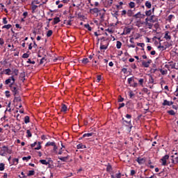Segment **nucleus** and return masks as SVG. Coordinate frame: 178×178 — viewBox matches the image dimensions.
Instances as JSON below:
<instances>
[{
	"instance_id": "3c124183",
	"label": "nucleus",
	"mask_w": 178,
	"mask_h": 178,
	"mask_svg": "<svg viewBox=\"0 0 178 178\" xmlns=\"http://www.w3.org/2000/svg\"><path fill=\"white\" fill-rule=\"evenodd\" d=\"M126 15H127V11L126 10H123L121 13V16H124V17H126Z\"/></svg>"
},
{
	"instance_id": "9d476101",
	"label": "nucleus",
	"mask_w": 178,
	"mask_h": 178,
	"mask_svg": "<svg viewBox=\"0 0 178 178\" xmlns=\"http://www.w3.org/2000/svg\"><path fill=\"white\" fill-rule=\"evenodd\" d=\"M60 112H64V113H66V112H67V106H66V104H61Z\"/></svg>"
},
{
	"instance_id": "5701e85b",
	"label": "nucleus",
	"mask_w": 178,
	"mask_h": 178,
	"mask_svg": "<svg viewBox=\"0 0 178 178\" xmlns=\"http://www.w3.org/2000/svg\"><path fill=\"white\" fill-rule=\"evenodd\" d=\"M81 61L83 65H87V63H90V60L87 58H83L82 60H81Z\"/></svg>"
},
{
	"instance_id": "c85d7f7f",
	"label": "nucleus",
	"mask_w": 178,
	"mask_h": 178,
	"mask_svg": "<svg viewBox=\"0 0 178 178\" xmlns=\"http://www.w3.org/2000/svg\"><path fill=\"white\" fill-rule=\"evenodd\" d=\"M116 47L118 49H120L122 48V42L117 41Z\"/></svg>"
},
{
	"instance_id": "473e14b6",
	"label": "nucleus",
	"mask_w": 178,
	"mask_h": 178,
	"mask_svg": "<svg viewBox=\"0 0 178 178\" xmlns=\"http://www.w3.org/2000/svg\"><path fill=\"white\" fill-rule=\"evenodd\" d=\"M129 8H131V9H133V8H136V3L133 1H131L129 3Z\"/></svg>"
},
{
	"instance_id": "f8f14e48",
	"label": "nucleus",
	"mask_w": 178,
	"mask_h": 178,
	"mask_svg": "<svg viewBox=\"0 0 178 178\" xmlns=\"http://www.w3.org/2000/svg\"><path fill=\"white\" fill-rule=\"evenodd\" d=\"M136 162L139 163V165H143V163H145V159L144 158H138L136 159Z\"/></svg>"
},
{
	"instance_id": "cd10ccee",
	"label": "nucleus",
	"mask_w": 178,
	"mask_h": 178,
	"mask_svg": "<svg viewBox=\"0 0 178 178\" xmlns=\"http://www.w3.org/2000/svg\"><path fill=\"white\" fill-rule=\"evenodd\" d=\"M19 163V159H13L11 165H17Z\"/></svg>"
},
{
	"instance_id": "c756f323",
	"label": "nucleus",
	"mask_w": 178,
	"mask_h": 178,
	"mask_svg": "<svg viewBox=\"0 0 178 178\" xmlns=\"http://www.w3.org/2000/svg\"><path fill=\"white\" fill-rule=\"evenodd\" d=\"M106 172H112V165L109 163L106 166Z\"/></svg>"
},
{
	"instance_id": "b1692460",
	"label": "nucleus",
	"mask_w": 178,
	"mask_h": 178,
	"mask_svg": "<svg viewBox=\"0 0 178 178\" xmlns=\"http://www.w3.org/2000/svg\"><path fill=\"white\" fill-rule=\"evenodd\" d=\"M45 55H43V57L41 58L40 61V65H43V63H45L47 62V58H45Z\"/></svg>"
},
{
	"instance_id": "a19ab883",
	"label": "nucleus",
	"mask_w": 178,
	"mask_h": 178,
	"mask_svg": "<svg viewBox=\"0 0 178 178\" xmlns=\"http://www.w3.org/2000/svg\"><path fill=\"white\" fill-rule=\"evenodd\" d=\"M12 24H7L2 26V29H6L7 30H9V29H11Z\"/></svg>"
},
{
	"instance_id": "f257e3e1",
	"label": "nucleus",
	"mask_w": 178,
	"mask_h": 178,
	"mask_svg": "<svg viewBox=\"0 0 178 178\" xmlns=\"http://www.w3.org/2000/svg\"><path fill=\"white\" fill-rule=\"evenodd\" d=\"M122 125L124 126L126 128L127 131L128 133H130L131 131V129H133V124H131V120L127 121V120H124L122 122Z\"/></svg>"
},
{
	"instance_id": "bf43d9fd",
	"label": "nucleus",
	"mask_w": 178,
	"mask_h": 178,
	"mask_svg": "<svg viewBox=\"0 0 178 178\" xmlns=\"http://www.w3.org/2000/svg\"><path fill=\"white\" fill-rule=\"evenodd\" d=\"M124 101V98L122 97V96L118 97V102H123Z\"/></svg>"
},
{
	"instance_id": "f3484780",
	"label": "nucleus",
	"mask_w": 178,
	"mask_h": 178,
	"mask_svg": "<svg viewBox=\"0 0 178 178\" xmlns=\"http://www.w3.org/2000/svg\"><path fill=\"white\" fill-rule=\"evenodd\" d=\"M127 15L129 17H131L132 16H134V13L133 12V10H128V11H127Z\"/></svg>"
},
{
	"instance_id": "69168bd1",
	"label": "nucleus",
	"mask_w": 178,
	"mask_h": 178,
	"mask_svg": "<svg viewBox=\"0 0 178 178\" xmlns=\"http://www.w3.org/2000/svg\"><path fill=\"white\" fill-rule=\"evenodd\" d=\"M112 3H113V0H108L107 6H112Z\"/></svg>"
},
{
	"instance_id": "9b49d317",
	"label": "nucleus",
	"mask_w": 178,
	"mask_h": 178,
	"mask_svg": "<svg viewBox=\"0 0 178 178\" xmlns=\"http://www.w3.org/2000/svg\"><path fill=\"white\" fill-rule=\"evenodd\" d=\"M69 158H70V156L67 155V156H58V159H60V161H62V162H67V160L69 159Z\"/></svg>"
},
{
	"instance_id": "338daca9",
	"label": "nucleus",
	"mask_w": 178,
	"mask_h": 178,
	"mask_svg": "<svg viewBox=\"0 0 178 178\" xmlns=\"http://www.w3.org/2000/svg\"><path fill=\"white\" fill-rule=\"evenodd\" d=\"M149 83H150V84H154V78L152 76H150L149 79Z\"/></svg>"
},
{
	"instance_id": "0e129e2a",
	"label": "nucleus",
	"mask_w": 178,
	"mask_h": 178,
	"mask_svg": "<svg viewBox=\"0 0 178 178\" xmlns=\"http://www.w3.org/2000/svg\"><path fill=\"white\" fill-rule=\"evenodd\" d=\"M102 79V76H101V75H97V82L99 83V81H101Z\"/></svg>"
},
{
	"instance_id": "13d9d810",
	"label": "nucleus",
	"mask_w": 178,
	"mask_h": 178,
	"mask_svg": "<svg viewBox=\"0 0 178 178\" xmlns=\"http://www.w3.org/2000/svg\"><path fill=\"white\" fill-rule=\"evenodd\" d=\"M138 83H139L140 86H143V85L144 84V79H140L138 80Z\"/></svg>"
},
{
	"instance_id": "774afa93",
	"label": "nucleus",
	"mask_w": 178,
	"mask_h": 178,
	"mask_svg": "<svg viewBox=\"0 0 178 178\" xmlns=\"http://www.w3.org/2000/svg\"><path fill=\"white\" fill-rule=\"evenodd\" d=\"M29 56H30V55H29V54H27V53H24L22 55V58H29Z\"/></svg>"
},
{
	"instance_id": "864d4df0",
	"label": "nucleus",
	"mask_w": 178,
	"mask_h": 178,
	"mask_svg": "<svg viewBox=\"0 0 178 178\" xmlns=\"http://www.w3.org/2000/svg\"><path fill=\"white\" fill-rule=\"evenodd\" d=\"M160 72L163 75L168 74V70H163L161 69V70H160Z\"/></svg>"
},
{
	"instance_id": "20e7f679",
	"label": "nucleus",
	"mask_w": 178,
	"mask_h": 178,
	"mask_svg": "<svg viewBox=\"0 0 178 178\" xmlns=\"http://www.w3.org/2000/svg\"><path fill=\"white\" fill-rule=\"evenodd\" d=\"M13 83H10L9 87L14 95H17V94H19V90H17V88L16 86H13Z\"/></svg>"
},
{
	"instance_id": "39448f33",
	"label": "nucleus",
	"mask_w": 178,
	"mask_h": 178,
	"mask_svg": "<svg viewBox=\"0 0 178 178\" xmlns=\"http://www.w3.org/2000/svg\"><path fill=\"white\" fill-rule=\"evenodd\" d=\"M152 63V60L149 59L147 61L143 60L142 61V65L143 67H149V65Z\"/></svg>"
},
{
	"instance_id": "052dcab7",
	"label": "nucleus",
	"mask_w": 178,
	"mask_h": 178,
	"mask_svg": "<svg viewBox=\"0 0 178 178\" xmlns=\"http://www.w3.org/2000/svg\"><path fill=\"white\" fill-rule=\"evenodd\" d=\"M53 151L54 152L56 153V150L58 149V146H56V143L54 144V145H53Z\"/></svg>"
},
{
	"instance_id": "4468645a",
	"label": "nucleus",
	"mask_w": 178,
	"mask_h": 178,
	"mask_svg": "<svg viewBox=\"0 0 178 178\" xmlns=\"http://www.w3.org/2000/svg\"><path fill=\"white\" fill-rule=\"evenodd\" d=\"M169 33H170L169 31H167L165 32L164 38L165 40H172V36H170L169 35Z\"/></svg>"
},
{
	"instance_id": "6e6d98bb",
	"label": "nucleus",
	"mask_w": 178,
	"mask_h": 178,
	"mask_svg": "<svg viewBox=\"0 0 178 178\" xmlns=\"http://www.w3.org/2000/svg\"><path fill=\"white\" fill-rule=\"evenodd\" d=\"M172 19H175V15H170L168 17V20H169L170 22H172Z\"/></svg>"
},
{
	"instance_id": "ea45409f",
	"label": "nucleus",
	"mask_w": 178,
	"mask_h": 178,
	"mask_svg": "<svg viewBox=\"0 0 178 178\" xmlns=\"http://www.w3.org/2000/svg\"><path fill=\"white\" fill-rule=\"evenodd\" d=\"M64 24H67V26H72V19H70L67 21L65 20Z\"/></svg>"
},
{
	"instance_id": "4c0bfd02",
	"label": "nucleus",
	"mask_w": 178,
	"mask_h": 178,
	"mask_svg": "<svg viewBox=\"0 0 178 178\" xmlns=\"http://www.w3.org/2000/svg\"><path fill=\"white\" fill-rule=\"evenodd\" d=\"M5 170V164L3 163H0V171L2 172Z\"/></svg>"
},
{
	"instance_id": "7c9ffc66",
	"label": "nucleus",
	"mask_w": 178,
	"mask_h": 178,
	"mask_svg": "<svg viewBox=\"0 0 178 178\" xmlns=\"http://www.w3.org/2000/svg\"><path fill=\"white\" fill-rule=\"evenodd\" d=\"M84 27H85V29H87L88 30V31H91L92 30V28H91V27L90 26V24H86L84 25Z\"/></svg>"
},
{
	"instance_id": "72a5a7b5",
	"label": "nucleus",
	"mask_w": 178,
	"mask_h": 178,
	"mask_svg": "<svg viewBox=\"0 0 178 178\" xmlns=\"http://www.w3.org/2000/svg\"><path fill=\"white\" fill-rule=\"evenodd\" d=\"M34 175H35V172L34 170H29L27 176H34Z\"/></svg>"
},
{
	"instance_id": "680f3d73",
	"label": "nucleus",
	"mask_w": 178,
	"mask_h": 178,
	"mask_svg": "<svg viewBox=\"0 0 178 178\" xmlns=\"http://www.w3.org/2000/svg\"><path fill=\"white\" fill-rule=\"evenodd\" d=\"M6 94V97H7V98H9L10 97V92H9L8 90H6L5 92Z\"/></svg>"
},
{
	"instance_id": "2f4dec72",
	"label": "nucleus",
	"mask_w": 178,
	"mask_h": 178,
	"mask_svg": "<svg viewBox=\"0 0 178 178\" xmlns=\"http://www.w3.org/2000/svg\"><path fill=\"white\" fill-rule=\"evenodd\" d=\"M40 163H42V165H49V163L48 161H47V160H40Z\"/></svg>"
},
{
	"instance_id": "603ef678",
	"label": "nucleus",
	"mask_w": 178,
	"mask_h": 178,
	"mask_svg": "<svg viewBox=\"0 0 178 178\" xmlns=\"http://www.w3.org/2000/svg\"><path fill=\"white\" fill-rule=\"evenodd\" d=\"M41 147H42L41 142H38V147H35V149H36V150L41 149Z\"/></svg>"
},
{
	"instance_id": "6e6552de",
	"label": "nucleus",
	"mask_w": 178,
	"mask_h": 178,
	"mask_svg": "<svg viewBox=\"0 0 178 178\" xmlns=\"http://www.w3.org/2000/svg\"><path fill=\"white\" fill-rule=\"evenodd\" d=\"M144 16H145V14L141 13V12H138V13L134 15V17L135 19H141V17H144Z\"/></svg>"
},
{
	"instance_id": "e433bc0d",
	"label": "nucleus",
	"mask_w": 178,
	"mask_h": 178,
	"mask_svg": "<svg viewBox=\"0 0 178 178\" xmlns=\"http://www.w3.org/2000/svg\"><path fill=\"white\" fill-rule=\"evenodd\" d=\"M37 8H38V6L32 4V7H31L32 13H34V12H35V10L37 9Z\"/></svg>"
},
{
	"instance_id": "c9c22d12",
	"label": "nucleus",
	"mask_w": 178,
	"mask_h": 178,
	"mask_svg": "<svg viewBox=\"0 0 178 178\" xmlns=\"http://www.w3.org/2000/svg\"><path fill=\"white\" fill-rule=\"evenodd\" d=\"M152 15V10H149L145 11L146 16H151Z\"/></svg>"
},
{
	"instance_id": "c03bdc74",
	"label": "nucleus",
	"mask_w": 178,
	"mask_h": 178,
	"mask_svg": "<svg viewBox=\"0 0 178 178\" xmlns=\"http://www.w3.org/2000/svg\"><path fill=\"white\" fill-rule=\"evenodd\" d=\"M170 66L171 67V69H176V70H177V68L176 67V63L172 62V64H170Z\"/></svg>"
},
{
	"instance_id": "aec40b11",
	"label": "nucleus",
	"mask_w": 178,
	"mask_h": 178,
	"mask_svg": "<svg viewBox=\"0 0 178 178\" xmlns=\"http://www.w3.org/2000/svg\"><path fill=\"white\" fill-rule=\"evenodd\" d=\"M56 143L55 142H51L49 141L45 144V147H54Z\"/></svg>"
},
{
	"instance_id": "ddd939ff",
	"label": "nucleus",
	"mask_w": 178,
	"mask_h": 178,
	"mask_svg": "<svg viewBox=\"0 0 178 178\" xmlns=\"http://www.w3.org/2000/svg\"><path fill=\"white\" fill-rule=\"evenodd\" d=\"M109 46V43L104 44V43L100 44V49H108V47Z\"/></svg>"
},
{
	"instance_id": "a18cd8bd",
	"label": "nucleus",
	"mask_w": 178,
	"mask_h": 178,
	"mask_svg": "<svg viewBox=\"0 0 178 178\" xmlns=\"http://www.w3.org/2000/svg\"><path fill=\"white\" fill-rule=\"evenodd\" d=\"M134 95H134V92H133L132 90H130V91H129V98H130L131 99H133Z\"/></svg>"
},
{
	"instance_id": "f704fd0d",
	"label": "nucleus",
	"mask_w": 178,
	"mask_h": 178,
	"mask_svg": "<svg viewBox=\"0 0 178 178\" xmlns=\"http://www.w3.org/2000/svg\"><path fill=\"white\" fill-rule=\"evenodd\" d=\"M26 137L30 138V137H33V134H31V131H30V129L26 130Z\"/></svg>"
},
{
	"instance_id": "58836bf2",
	"label": "nucleus",
	"mask_w": 178,
	"mask_h": 178,
	"mask_svg": "<svg viewBox=\"0 0 178 178\" xmlns=\"http://www.w3.org/2000/svg\"><path fill=\"white\" fill-rule=\"evenodd\" d=\"M30 159H31V156H24V157L22 158V160H23V161H26V162L29 161H30Z\"/></svg>"
},
{
	"instance_id": "393cba45",
	"label": "nucleus",
	"mask_w": 178,
	"mask_h": 178,
	"mask_svg": "<svg viewBox=\"0 0 178 178\" xmlns=\"http://www.w3.org/2000/svg\"><path fill=\"white\" fill-rule=\"evenodd\" d=\"M131 83H134V76L128 79V84H129V86H131Z\"/></svg>"
},
{
	"instance_id": "1a4fd4ad",
	"label": "nucleus",
	"mask_w": 178,
	"mask_h": 178,
	"mask_svg": "<svg viewBox=\"0 0 178 178\" xmlns=\"http://www.w3.org/2000/svg\"><path fill=\"white\" fill-rule=\"evenodd\" d=\"M99 13V9L98 8H90V13L92 15H95V13Z\"/></svg>"
},
{
	"instance_id": "412c9836",
	"label": "nucleus",
	"mask_w": 178,
	"mask_h": 178,
	"mask_svg": "<svg viewBox=\"0 0 178 178\" xmlns=\"http://www.w3.org/2000/svg\"><path fill=\"white\" fill-rule=\"evenodd\" d=\"M60 22V19L58 17L54 18L53 24H58Z\"/></svg>"
},
{
	"instance_id": "4be33fe9",
	"label": "nucleus",
	"mask_w": 178,
	"mask_h": 178,
	"mask_svg": "<svg viewBox=\"0 0 178 178\" xmlns=\"http://www.w3.org/2000/svg\"><path fill=\"white\" fill-rule=\"evenodd\" d=\"M94 136V133H88L83 135V138H86V137H92Z\"/></svg>"
},
{
	"instance_id": "4d7b16f0",
	"label": "nucleus",
	"mask_w": 178,
	"mask_h": 178,
	"mask_svg": "<svg viewBox=\"0 0 178 178\" xmlns=\"http://www.w3.org/2000/svg\"><path fill=\"white\" fill-rule=\"evenodd\" d=\"M126 34H130L131 33V28H127L125 30Z\"/></svg>"
},
{
	"instance_id": "2eb2a0df",
	"label": "nucleus",
	"mask_w": 178,
	"mask_h": 178,
	"mask_svg": "<svg viewBox=\"0 0 178 178\" xmlns=\"http://www.w3.org/2000/svg\"><path fill=\"white\" fill-rule=\"evenodd\" d=\"M77 149H84L87 148V147L85 145H83V143H80L76 145Z\"/></svg>"
},
{
	"instance_id": "6ab92c4d",
	"label": "nucleus",
	"mask_w": 178,
	"mask_h": 178,
	"mask_svg": "<svg viewBox=\"0 0 178 178\" xmlns=\"http://www.w3.org/2000/svg\"><path fill=\"white\" fill-rule=\"evenodd\" d=\"M145 6L146 8H147V9H151V8H152V4L149 1H147L145 3Z\"/></svg>"
},
{
	"instance_id": "bb28decb",
	"label": "nucleus",
	"mask_w": 178,
	"mask_h": 178,
	"mask_svg": "<svg viewBox=\"0 0 178 178\" xmlns=\"http://www.w3.org/2000/svg\"><path fill=\"white\" fill-rule=\"evenodd\" d=\"M24 123H26V124L30 123V117H29V115L24 117Z\"/></svg>"
},
{
	"instance_id": "8fccbe9b",
	"label": "nucleus",
	"mask_w": 178,
	"mask_h": 178,
	"mask_svg": "<svg viewBox=\"0 0 178 178\" xmlns=\"http://www.w3.org/2000/svg\"><path fill=\"white\" fill-rule=\"evenodd\" d=\"M112 16H113V17H115V19H118V12L115 11V13H111Z\"/></svg>"
},
{
	"instance_id": "a878e982",
	"label": "nucleus",
	"mask_w": 178,
	"mask_h": 178,
	"mask_svg": "<svg viewBox=\"0 0 178 178\" xmlns=\"http://www.w3.org/2000/svg\"><path fill=\"white\" fill-rule=\"evenodd\" d=\"M4 72H5V74H6L7 76H10V73H12V70L9 68L6 69Z\"/></svg>"
},
{
	"instance_id": "dca6fc26",
	"label": "nucleus",
	"mask_w": 178,
	"mask_h": 178,
	"mask_svg": "<svg viewBox=\"0 0 178 178\" xmlns=\"http://www.w3.org/2000/svg\"><path fill=\"white\" fill-rule=\"evenodd\" d=\"M111 178H122V173L119 172L118 173L115 174V177L113 174L111 175Z\"/></svg>"
},
{
	"instance_id": "e2e57ef3",
	"label": "nucleus",
	"mask_w": 178,
	"mask_h": 178,
	"mask_svg": "<svg viewBox=\"0 0 178 178\" xmlns=\"http://www.w3.org/2000/svg\"><path fill=\"white\" fill-rule=\"evenodd\" d=\"M3 44H5V40H3V38H0V45L3 47Z\"/></svg>"
},
{
	"instance_id": "7ed1b4c3",
	"label": "nucleus",
	"mask_w": 178,
	"mask_h": 178,
	"mask_svg": "<svg viewBox=\"0 0 178 178\" xmlns=\"http://www.w3.org/2000/svg\"><path fill=\"white\" fill-rule=\"evenodd\" d=\"M168 159H169V155L166 154L164 156H163L161 159V161L162 162L161 165L163 166H167L168 165Z\"/></svg>"
},
{
	"instance_id": "49530a36",
	"label": "nucleus",
	"mask_w": 178,
	"mask_h": 178,
	"mask_svg": "<svg viewBox=\"0 0 178 178\" xmlns=\"http://www.w3.org/2000/svg\"><path fill=\"white\" fill-rule=\"evenodd\" d=\"M100 19L102 22H104V19H105V13H100Z\"/></svg>"
},
{
	"instance_id": "0eeeda50",
	"label": "nucleus",
	"mask_w": 178,
	"mask_h": 178,
	"mask_svg": "<svg viewBox=\"0 0 178 178\" xmlns=\"http://www.w3.org/2000/svg\"><path fill=\"white\" fill-rule=\"evenodd\" d=\"M172 104H173V102L172 101L169 102L167 99H164L162 104L163 106H172Z\"/></svg>"
},
{
	"instance_id": "a211bd4d",
	"label": "nucleus",
	"mask_w": 178,
	"mask_h": 178,
	"mask_svg": "<svg viewBox=\"0 0 178 178\" xmlns=\"http://www.w3.org/2000/svg\"><path fill=\"white\" fill-rule=\"evenodd\" d=\"M45 54V50L44 49L40 50L38 54V58H44V56H42V54Z\"/></svg>"
},
{
	"instance_id": "f03ea898",
	"label": "nucleus",
	"mask_w": 178,
	"mask_h": 178,
	"mask_svg": "<svg viewBox=\"0 0 178 178\" xmlns=\"http://www.w3.org/2000/svg\"><path fill=\"white\" fill-rule=\"evenodd\" d=\"M15 81H16V79H15V75H13L10 76L8 79L5 81V84L8 86V84H15Z\"/></svg>"
},
{
	"instance_id": "423d86ee",
	"label": "nucleus",
	"mask_w": 178,
	"mask_h": 178,
	"mask_svg": "<svg viewBox=\"0 0 178 178\" xmlns=\"http://www.w3.org/2000/svg\"><path fill=\"white\" fill-rule=\"evenodd\" d=\"M8 149L9 147H8V146H3L1 147V156H3V155H5L6 154L7 152H8Z\"/></svg>"
},
{
	"instance_id": "de8ad7c7",
	"label": "nucleus",
	"mask_w": 178,
	"mask_h": 178,
	"mask_svg": "<svg viewBox=\"0 0 178 178\" xmlns=\"http://www.w3.org/2000/svg\"><path fill=\"white\" fill-rule=\"evenodd\" d=\"M53 33L54 32L52 31V30H49L47 33V37H51V35H52Z\"/></svg>"
},
{
	"instance_id": "09e8293b",
	"label": "nucleus",
	"mask_w": 178,
	"mask_h": 178,
	"mask_svg": "<svg viewBox=\"0 0 178 178\" xmlns=\"http://www.w3.org/2000/svg\"><path fill=\"white\" fill-rule=\"evenodd\" d=\"M13 74H15V76H18L19 75V70H17V69H13Z\"/></svg>"
},
{
	"instance_id": "5fc2aeb1",
	"label": "nucleus",
	"mask_w": 178,
	"mask_h": 178,
	"mask_svg": "<svg viewBox=\"0 0 178 178\" xmlns=\"http://www.w3.org/2000/svg\"><path fill=\"white\" fill-rule=\"evenodd\" d=\"M27 63H30L31 65H35V61L31 60V59L29 58V59L27 60Z\"/></svg>"
},
{
	"instance_id": "79ce46f5",
	"label": "nucleus",
	"mask_w": 178,
	"mask_h": 178,
	"mask_svg": "<svg viewBox=\"0 0 178 178\" xmlns=\"http://www.w3.org/2000/svg\"><path fill=\"white\" fill-rule=\"evenodd\" d=\"M0 8H1L2 10H4V12H6V13H8V9L4 8L5 6L3 5L2 3H0Z\"/></svg>"
},
{
	"instance_id": "37998d69",
	"label": "nucleus",
	"mask_w": 178,
	"mask_h": 178,
	"mask_svg": "<svg viewBox=\"0 0 178 178\" xmlns=\"http://www.w3.org/2000/svg\"><path fill=\"white\" fill-rule=\"evenodd\" d=\"M168 113L171 115V116H175V115H176V113L173 110L168 111Z\"/></svg>"
}]
</instances>
